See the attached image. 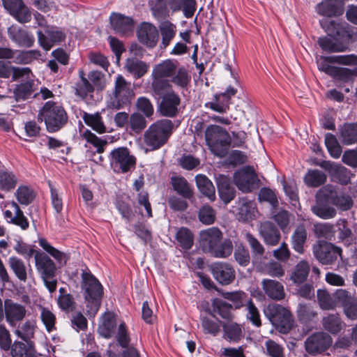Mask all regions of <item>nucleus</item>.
<instances>
[{
	"label": "nucleus",
	"mask_w": 357,
	"mask_h": 357,
	"mask_svg": "<svg viewBox=\"0 0 357 357\" xmlns=\"http://www.w3.org/2000/svg\"><path fill=\"white\" fill-rule=\"evenodd\" d=\"M314 257L322 264L331 265L341 257L342 249L331 243L319 241L312 248Z\"/></svg>",
	"instance_id": "nucleus-11"
},
{
	"label": "nucleus",
	"mask_w": 357,
	"mask_h": 357,
	"mask_svg": "<svg viewBox=\"0 0 357 357\" xmlns=\"http://www.w3.org/2000/svg\"><path fill=\"white\" fill-rule=\"evenodd\" d=\"M335 297L344 307V312H357V297L351 296L344 289L337 290Z\"/></svg>",
	"instance_id": "nucleus-30"
},
{
	"label": "nucleus",
	"mask_w": 357,
	"mask_h": 357,
	"mask_svg": "<svg viewBox=\"0 0 357 357\" xmlns=\"http://www.w3.org/2000/svg\"><path fill=\"white\" fill-rule=\"evenodd\" d=\"M332 63H339L346 66H357V55H336L327 56Z\"/></svg>",
	"instance_id": "nucleus-63"
},
{
	"label": "nucleus",
	"mask_w": 357,
	"mask_h": 357,
	"mask_svg": "<svg viewBox=\"0 0 357 357\" xmlns=\"http://www.w3.org/2000/svg\"><path fill=\"white\" fill-rule=\"evenodd\" d=\"M204 135L207 145L215 155L223 158L227 155L231 139L225 128L210 125L206 128Z\"/></svg>",
	"instance_id": "nucleus-3"
},
{
	"label": "nucleus",
	"mask_w": 357,
	"mask_h": 357,
	"mask_svg": "<svg viewBox=\"0 0 357 357\" xmlns=\"http://www.w3.org/2000/svg\"><path fill=\"white\" fill-rule=\"evenodd\" d=\"M318 44L321 48L328 52H340L347 50L349 45L337 40H333L327 37L319 38Z\"/></svg>",
	"instance_id": "nucleus-41"
},
{
	"label": "nucleus",
	"mask_w": 357,
	"mask_h": 357,
	"mask_svg": "<svg viewBox=\"0 0 357 357\" xmlns=\"http://www.w3.org/2000/svg\"><path fill=\"white\" fill-rule=\"evenodd\" d=\"M17 201L23 205L31 204L34 199L33 190L26 186H20L15 192Z\"/></svg>",
	"instance_id": "nucleus-59"
},
{
	"label": "nucleus",
	"mask_w": 357,
	"mask_h": 357,
	"mask_svg": "<svg viewBox=\"0 0 357 357\" xmlns=\"http://www.w3.org/2000/svg\"><path fill=\"white\" fill-rule=\"evenodd\" d=\"M317 298L322 310H330L333 309L335 302L327 291L319 289L317 291Z\"/></svg>",
	"instance_id": "nucleus-61"
},
{
	"label": "nucleus",
	"mask_w": 357,
	"mask_h": 357,
	"mask_svg": "<svg viewBox=\"0 0 357 357\" xmlns=\"http://www.w3.org/2000/svg\"><path fill=\"white\" fill-rule=\"evenodd\" d=\"M151 87L153 92L158 96H164L165 93L173 91L169 81L159 77H153Z\"/></svg>",
	"instance_id": "nucleus-54"
},
{
	"label": "nucleus",
	"mask_w": 357,
	"mask_h": 357,
	"mask_svg": "<svg viewBox=\"0 0 357 357\" xmlns=\"http://www.w3.org/2000/svg\"><path fill=\"white\" fill-rule=\"evenodd\" d=\"M337 314H329L323 321L325 329L333 334L340 332L344 326L337 317Z\"/></svg>",
	"instance_id": "nucleus-50"
},
{
	"label": "nucleus",
	"mask_w": 357,
	"mask_h": 357,
	"mask_svg": "<svg viewBox=\"0 0 357 357\" xmlns=\"http://www.w3.org/2000/svg\"><path fill=\"white\" fill-rule=\"evenodd\" d=\"M38 119L44 121L49 132H54L66 124L68 115L61 105L54 102L48 101L40 110Z\"/></svg>",
	"instance_id": "nucleus-5"
},
{
	"label": "nucleus",
	"mask_w": 357,
	"mask_h": 357,
	"mask_svg": "<svg viewBox=\"0 0 357 357\" xmlns=\"http://www.w3.org/2000/svg\"><path fill=\"white\" fill-rule=\"evenodd\" d=\"M82 119L84 123L90 126L93 130L97 132L102 134L106 132V127L102 121L100 113L89 114L84 112Z\"/></svg>",
	"instance_id": "nucleus-42"
},
{
	"label": "nucleus",
	"mask_w": 357,
	"mask_h": 357,
	"mask_svg": "<svg viewBox=\"0 0 357 357\" xmlns=\"http://www.w3.org/2000/svg\"><path fill=\"white\" fill-rule=\"evenodd\" d=\"M3 7L20 23L31 20V13L22 0H2Z\"/></svg>",
	"instance_id": "nucleus-17"
},
{
	"label": "nucleus",
	"mask_w": 357,
	"mask_h": 357,
	"mask_svg": "<svg viewBox=\"0 0 357 357\" xmlns=\"http://www.w3.org/2000/svg\"><path fill=\"white\" fill-rule=\"evenodd\" d=\"M258 231L259 236L267 245L275 246L279 243L281 238L280 231L271 221L261 222Z\"/></svg>",
	"instance_id": "nucleus-18"
},
{
	"label": "nucleus",
	"mask_w": 357,
	"mask_h": 357,
	"mask_svg": "<svg viewBox=\"0 0 357 357\" xmlns=\"http://www.w3.org/2000/svg\"><path fill=\"white\" fill-rule=\"evenodd\" d=\"M211 272L214 278L221 284L227 285L235 279L234 268L226 263H215L211 266Z\"/></svg>",
	"instance_id": "nucleus-22"
},
{
	"label": "nucleus",
	"mask_w": 357,
	"mask_h": 357,
	"mask_svg": "<svg viewBox=\"0 0 357 357\" xmlns=\"http://www.w3.org/2000/svg\"><path fill=\"white\" fill-rule=\"evenodd\" d=\"M197 186L200 192L207 197L210 200L215 199V190L213 183L203 174H199L195 177Z\"/></svg>",
	"instance_id": "nucleus-36"
},
{
	"label": "nucleus",
	"mask_w": 357,
	"mask_h": 357,
	"mask_svg": "<svg viewBox=\"0 0 357 357\" xmlns=\"http://www.w3.org/2000/svg\"><path fill=\"white\" fill-rule=\"evenodd\" d=\"M8 33L13 40L19 45L26 47H31L34 43V37L24 29L11 26L8 29Z\"/></svg>",
	"instance_id": "nucleus-31"
},
{
	"label": "nucleus",
	"mask_w": 357,
	"mask_h": 357,
	"mask_svg": "<svg viewBox=\"0 0 357 357\" xmlns=\"http://www.w3.org/2000/svg\"><path fill=\"white\" fill-rule=\"evenodd\" d=\"M176 239L181 246L185 249H190L193 244V236L191 231L185 227L181 228L176 233Z\"/></svg>",
	"instance_id": "nucleus-57"
},
{
	"label": "nucleus",
	"mask_w": 357,
	"mask_h": 357,
	"mask_svg": "<svg viewBox=\"0 0 357 357\" xmlns=\"http://www.w3.org/2000/svg\"><path fill=\"white\" fill-rule=\"evenodd\" d=\"M83 137L87 142L93 144L96 149L98 153H102L105 151V146L107 144V140L98 137L91 130H86L82 134Z\"/></svg>",
	"instance_id": "nucleus-56"
},
{
	"label": "nucleus",
	"mask_w": 357,
	"mask_h": 357,
	"mask_svg": "<svg viewBox=\"0 0 357 357\" xmlns=\"http://www.w3.org/2000/svg\"><path fill=\"white\" fill-rule=\"evenodd\" d=\"M316 10L320 15L328 17L339 16L343 13L342 8L337 6L333 1L328 0L317 4Z\"/></svg>",
	"instance_id": "nucleus-39"
},
{
	"label": "nucleus",
	"mask_w": 357,
	"mask_h": 357,
	"mask_svg": "<svg viewBox=\"0 0 357 357\" xmlns=\"http://www.w3.org/2000/svg\"><path fill=\"white\" fill-rule=\"evenodd\" d=\"M116 327L115 314H102L98 330L100 335L107 339L112 337L115 333Z\"/></svg>",
	"instance_id": "nucleus-29"
},
{
	"label": "nucleus",
	"mask_w": 357,
	"mask_h": 357,
	"mask_svg": "<svg viewBox=\"0 0 357 357\" xmlns=\"http://www.w3.org/2000/svg\"><path fill=\"white\" fill-rule=\"evenodd\" d=\"M320 24L329 36H336L344 40L357 39L355 29L345 22L326 18L321 20Z\"/></svg>",
	"instance_id": "nucleus-10"
},
{
	"label": "nucleus",
	"mask_w": 357,
	"mask_h": 357,
	"mask_svg": "<svg viewBox=\"0 0 357 357\" xmlns=\"http://www.w3.org/2000/svg\"><path fill=\"white\" fill-rule=\"evenodd\" d=\"M133 97L134 91L131 83L126 81L122 75H118L108 105L113 109H120L128 105Z\"/></svg>",
	"instance_id": "nucleus-6"
},
{
	"label": "nucleus",
	"mask_w": 357,
	"mask_h": 357,
	"mask_svg": "<svg viewBox=\"0 0 357 357\" xmlns=\"http://www.w3.org/2000/svg\"><path fill=\"white\" fill-rule=\"evenodd\" d=\"M216 183L220 197L225 204H228L235 197V189L231 185L229 178L219 175L216 178Z\"/></svg>",
	"instance_id": "nucleus-26"
},
{
	"label": "nucleus",
	"mask_w": 357,
	"mask_h": 357,
	"mask_svg": "<svg viewBox=\"0 0 357 357\" xmlns=\"http://www.w3.org/2000/svg\"><path fill=\"white\" fill-rule=\"evenodd\" d=\"M137 38L147 47L153 48L158 41V29L151 23L144 22L137 30Z\"/></svg>",
	"instance_id": "nucleus-20"
},
{
	"label": "nucleus",
	"mask_w": 357,
	"mask_h": 357,
	"mask_svg": "<svg viewBox=\"0 0 357 357\" xmlns=\"http://www.w3.org/2000/svg\"><path fill=\"white\" fill-rule=\"evenodd\" d=\"M171 183L174 190L184 198L190 199L192 197V190L185 178L172 176Z\"/></svg>",
	"instance_id": "nucleus-44"
},
{
	"label": "nucleus",
	"mask_w": 357,
	"mask_h": 357,
	"mask_svg": "<svg viewBox=\"0 0 357 357\" xmlns=\"http://www.w3.org/2000/svg\"><path fill=\"white\" fill-rule=\"evenodd\" d=\"M338 238L342 241L348 242L352 237V231L345 219H340L336 222Z\"/></svg>",
	"instance_id": "nucleus-62"
},
{
	"label": "nucleus",
	"mask_w": 357,
	"mask_h": 357,
	"mask_svg": "<svg viewBox=\"0 0 357 357\" xmlns=\"http://www.w3.org/2000/svg\"><path fill=\"white\" fill-rule=\"evenodd\" d=\"M257 176L252 168H242L234 174V182L237 188L243 192H250L254 188Z\"/></svg>",
	"instance_id": "nucleus-15"
},
{
	"label": "nucleus",
	"mask_w": 357,
	"mask_h": 357,
	"mask_svg": "<svg viewBox=\"0 0 357 357\" xmlns=\"http://www.w3.org/2000/svg\"><path fill=\"white\" fill-rule=\"evenodd\" d=\"M8 265L20 280L23 282L26 280V268L22 260L16 257H10L8 259Z\"/></svg>",
	"instance_id": "nucleus-47"
},
{
	"label": "nucleus",
	"mask_w": 357,
	"mask_h": 357,
	"mask_svg": "<svg viewBox=\"0 0 357 357\" xmlns=\"http://www.w3.org/2000/svg\"><path fill=\"white\" fill-rule=\"evenodd\" d=\"M216 213L208 205H204L199 211L198 217L200 222L204 225H211L214 222Z\"/></svg>",
	"instance_id": "nucleus-58"
},
{
	"label": "nucleus",
	"mask_w": 357,
	"mask_h": 357,
	"mask_svg": "<svg viewBox=\"0 0 357 357\" xmlns=\"http://www.w3.org/2000/svg\"><path fill=\"white\" fill-rule=\"evenodd\" d=\"M307 234L305 227L303 225L297 226L291 237L293 249L296 252L303 254L304 252V244L307 241Z\"/></svg>",
	"instance_id": "nucleus-34"
},
{
	"label": "nucleus",
	"mask_w": 357,
	"mask_h": 357,
	"mask_svg": "<svg viewBox=\"0 0 357 357\" xmlns=\"http://www.w3.org/2000/svg\"><path fill=\"white\" fill-rule=\"evenodd\" d=\"M130 128L135 132H139L146 126L145 117L139 112H134L129 118Z\"/></svg>",
	"instance_id": "nucleus-60"
},
{
	"label": "nucleus",
	"mask_w": 357,
	"mask_h": 357,
	"mask_svg": "<svg viewBox=\"0 0 357 357\" xmlns=\"http://www.w3.org/2000/svg\"><path fill=\"white\" fill-rule=\"evenodd\" d=\"M331 337L325 333H317L310 335L305 342L306 351L313 355L326 351L331 344Z\"/></svg>",
	"instance_id": "nucleus-16"
},
{
	"label": "nucleus",
	"mask_w": 357,
	"mask_h": 357,
	"mask_svg": "<svg viewBox=\"0 0 357 357\" xmlns=\"http://www.w3.org/2000/svg\"><path fill=\"white\" fill-rule=\"evenodd\" d=\"M136 107L147 118L151 117L153 114V105L150 100L146 97L138 98L136 102Z\"/></svg>",
	"instance_id": "nucleus-64"
},
{
	"label": "nucleus",
	"mask_w": 357,
	"mask_h": 357,
	"mask_svg": "<svg viewBox=\"0 0 357 357\" xmlns=\"http://www.w3.org/2000/svg\"><path fill=\"white\" fill-rule=\"evenodd\" d=\"M109 163L113 171L125 174L135 168L137 159L126 147H118L112 150L109 155Z\"/></svg>",
	"instance_id": "nucleus-8"
},
{
	"label": "nucleus",
	"mask_w": 357,
	"mask_h": 357,
	"mask_svg": "<svg viewBox=\"0 0 357 357\" xmlns=\"http://www.w3.org/2000/svg\"><path fill=\"white\" fill-rule=\"evenodd\" d=\"M262 273L269 275L272 277L280 278L284 275V270L281 264L278 261H271L264 266L259 268Z\"/></svg>",
	"instance_id": "nucleus-53"
},
{
	"label": "nucleus",
	"mask_w": 357,
	"mask_h": 357,
	"mask_svg": "<svg viewBox=\"0 0 357 357\" xmlns=\"http://www.w3.org/2000/svg\"><path fill=\"white\" fill-rule=\"evenodd\" d=\"M82 289L86 312H97L100 310L104 289L98 280L90 272L82 273Z\"/></svg>",
	"instance_id": "nucleus-1"
},
{
	"label": "nucleus",
	"mask_w": 357,
	"mask_h": 357,
	"mask_svg": "<svg viewBox=\"0 0 357 357\" xmlns=\"http://www.w3.org/2000/svg\"><path fill=\"white\" fill-rule=\"evenodd\" d=\"M325 144L332 157L338 158L340 156L342 149L335 135L331 133L326 134Z\"/></svg>",
	"instance_id": "nucleus-55"
},
{
	"label": "nucleus",
	"mask_w": 357,
	"mask_h": 357,
	"mask_svg": "<svg viewBox=\"0 0 357 357\" xmlns=\"http://www.w3.org/2000/svg\"><path fill=\"white\" fill-rule=\"evenodd\" d=\"M222 296L231 303L221 298H214L211 303L214 312H226L231 310H238L243 305L246 306L248 312H258L257 308L251 300L244 301L245 294L243 291H225L222 292Z\"/></svg>",
	"instance_id": "nucleus-4"
},
{
	"label": "nucleus",
	"mask_w": 357,
	"mask_h": 357,
	"mask_svg": "<svg viewBox=\"0 0 357 357\" xmlns=\"http://www.w3.org/2000/svg\"><path fill=\"white\" fill-rule=\"evenodd\" d=\"M39 45L45 51L50 50L55 44L64 40L66 34L57 27H47L45 33L37 31Z\"/></svg>",
	"instance_id": "nucleus-14"
},
{
	"label": "nucleus",
	"mask_w": 357,
	"mask_h": 357,
	"mask_svg": "<svg viewBox=\"0 0 357 357\" xmlns=\"http://www.w3.org/2000/svg\"><path fill=\"white\" fill-rule=\"evenodd\" d=\"M326 174L318 169H310L304 177V182L311 188H317L326 181Z\"/></svg>",
	"instance_id": "nucleus-43"
},
{
	"label": "nucleus",
	"mask_w": 357,
	"mask_h": 357,
	"mask_svg": "<svg viewBox=\"0 0 357 357\" xmlns=\"http://www.w3.org/2000/svg\"><path fill=\"white\" fill-rule=\"evenodd\" d=\"M340 139L344 144L357 143V123H347L340 128Z\"/></svg>",
	"instance_id": "nucleus-37"
},
{
	"label": "nucleus",
	"mask_w": 357,
	"mask_h": 357,
	"mask_svg": "<svg viewBox=\"0 0 357 357\" xmlns=\"http://www.w3.org/2000/svg\"><path fill=\"white\" fill-rule=\"evenodd\" d=\"M17 182L16 176L10 171L0 170V188L9 191L15 188Z\"/></svg>",
	"instance_id": "nucleus-49"
},
{
	"label": "nucleus",
	"mask_w": 357,
	"mask_h": 357,
	"mask_svg": "<svg viewBox=\"0 0 357 357\" xmlns=\"http://www.w3.org/2000/svg\"><path fill=\"white\" fill-rule=\"evenodd\" d=\"M334 191L333 186L326 185L317 192L316 204L312 206V211L314 215L324 220L335 217L337 214L336 209L331 206L328 202V198Z\"/></svg>",
	"instance_id": "nucleus-9"
},
{
	"label": "nucleus",
	"mask_w": 357,
	"mask_h": 357,
	"mask_svg": "<svg viewBox=\"0 0 357 357\" xmlns=\"http://www.w3.org/2000/svg\"><path fill=\"white\" fill-rule=\"evenodd\" d=\"M124 68L135 78L138 79L147 73L149 66L145 62L136 58H129L126 59Z\"/></svg>",
	"instance_id": "nucleus-33"
},
{
	"label": "nucleus",
	"mask_w": 357,
	"mask_h": 357,
	"mask_svg": "<svg viewBox=\"0 0 357 357\" xmlns=\"http://www.w3.org/2000/svg\"><path fill=\"white\" fill-rule=\"evenodd\" d=\"M40 56L38 50L21 51L15 50L13 62L17 64H28Z\"/></svg>",
	"instance_id": "nucleus-48"
},
{
	"label": "nucleus",
	"mask_w": 357,
	"mask_h": 357,
	"mask_svg": "<svg viewBox=\"0 0 357 357\" xmlns=\"http://www.w3.org/2000/svg\"><path fill=\"white\" fill-rule=\"evenodd\" d=\"M244 237L251 250L252 264L257 268H261L263 261L266 259L265 248L251 233L246 232Z\"/></svg>",
	"instance_id": "nucleus-19"
},
{
	"label": "nucleus",
	"mask_w": 357,
	"mask_h": 357,
	"mask_svg": "<svg viewBox=\"0 0 357 357\" xmlns=\"http://www.w3.org/2000/svg\"><path fill=\"white\" fill-rule=\"evenodd\" d=\"M38 243L40 246L52 256L60 264H66L68 260V257L66 254L52 247L45 238H40Z\"/></svg>",
	"instance_id": "nucleus-51"
},
{
	"label": "nucleus",
	"mask_w": 357,
	"mask_h": 357,
	"mask_svg": "<svg viewBox=\"0 0 357 357\" xmlns=\"http://www.w3.org/2000/svg\"><path fill=\"white\" fill-rule=\"evenodd\" d=\"M181 102L180 96L174 91H168L161 97L158 111L162 116L175 117L179 113Z\"/></svg>",
	"instance_id": "nucleus-12"
},
{
	"label": "nucleus",
	"mask_w": 357,
	"mask_h": 357,
	"mask_svg": "<svg viewBox=\"0 0 357 357\" xmlns=\"http://www.w3.org/2000/svg\"><path fill=\"white\" fill-rule=\"evenodd\" d=\"M261 287L265 294L272 299L281 300L284 298V287L277 280L264 279L261 281Z\"/></svg>",
	"instance_id": "nucleus-27"
},
{
	"label": "nucleus",
	"mask_w": 357,
	"mask_h": 357,
	"mask_svg": "<svg viewBox=\"0 0 357 357\" xmlns=\"http://www.w3.org/2000/svg\"><path fill=\"white\" fill-rule=\"evenodd\" d=\"M33 86L34 82L33 80H29L17 85L14 91L16 100H24L31 97L34 91Z\"/></svg>",
	"instance_id": "nucleus-52"
},
{
	"label": "nucleus",
	"mask_w": 357,
	"mask_h": 357,
	"mask_svg": "<svg viewBox=\"0 0 357 357\" xmlns=\"http://www.w3.org/2000/svg\"><path fill=\"white\" fill-rule=\"evenodd\" d=\"M267 317L282 333H287L294 324L291 314H266Z\"/></svg>",
	"instance_id": "nucleus-28"
},
{
	"label": "nucleus",
	"mask_w": 357,
	"mask_h": 357,
	"mask_svg": "<svg viewBox=\"0 0 357 357\" xmlns=\"http://www.w3.org/2000/svg\"><path fill=\"white\" fill-rule=\"evenodd\" d=\"M36 270L50 293L55 291L57 281L55 279L56 267L54 262L44 252H36Z\"/></svg>",
	"instance_id": "nucleus-7"
},
{
	"label": "nucleus",
	"mask_w": 357,
	"mask_h": 357,
	"mask_svg": "<svg viewBox=\"0 0 357 357\" xmlns=\"http://www.w3.org/2000/svg\"><path fill=\"white\" fill-rule=\"evenodd\" d=\"M202 241L207 243L211 248H213L220 241L222 232L217 227H211L200 232Z\"/></svg>",
	"instance_id": "nucleus-46"
},
{
	"label": "nucleus",
	"mask_w": 357,
	"mask_h": 357,
	"mask_svg": "<svg viewBox=\"0 0 357 357\" xmlns=\"http://www.w3.org/2000/svg\"><path fill=\"white\" fill-rule=\"evenodd\" d=\"M110 24L116 33L125 36L132 32L134 22L132 18L114 13L110 16Z\"/></svg>",
	"instance_id": "nucleus-23"
},
{
	"label": "nucleus",
	"mask_w": 357,
	"mask_h": 357,
	"mask_svg": "<svg viewBox=\"0 0 357 357\" xmlns=\"http://www.w3.org/2000/svg\"><path fill=\"white\" fill-rule=\"evenodd\" d=\"M224 321L220 320L215 314H206L202 317V328L206 333L218 335Z\"/></svg>",
	"instance_id": "nucleus-32"
},
{
	"label": "nucleus",
	"mask_w": 357,
	"mask_h": 357,
	"mask_svg": "<svg viewBox=\"0 0 357 357\" xmlns=\"http://www.w3.org/2000/svg\"><path fill=\"white\" fill-rule=\"evenodd\" d=\"M26 344L22 342L15 341L11 347V355L13 357H36L32 342H26Z\"/></svg>",
	"instance_id": "nucleus-38"
},
{
	"label": "nucleus",
	"mask_w": 357,
	"mask_h": 357,
	"mask_svg": "<svg viewBox=\"0 0 357 357\" xmlns=\"http://www.w3.org/2000/svg\"><path fill=\"white\" fill-rule=\"evenodd\" d=\"M10 205L13 209L14 214L12 211L6 210L4 211L5 218L7 220L8 222L20 227L22 230H26L29 227V223L26 217L24 215L23 211L14 201L11 202Z\"/></svg>",
	"instance_id": "nucleus-24"
},
{
	"label": "nucleus",
	"mask_w": 357,
	"mask_h": 357,
	"mask_svg": "<svg viewBox=\"0 0 357 357\" xmlns=\"http://www.w3.org/2000/svg\"><path fill=\"white\" fill-rule=\"evenodd\" d=\"M236 92V89L229 86L225 92L215 95L214 100L207 102L206 107L218 113H225L229 108L231 97L234 96Z\"/></svg>",
	"instance_id": "nucleus-21"
},
{
	"label": "nucleus",
	"mask_w": 357,
	"mask_h": 357,
	"mask_svg": "<svg viewBox=\"0 0 357 357\" xmlns=\"http://www.w3.org/2000/svg\"><path fill=\"white\" fill-rule=\"evenodd\" d=\"M218 314L222 319H225L222 324L223 338L229 342H238L244 337L243 326L230 320V314Z\"/></svg>",
	"instance_id": "nucleus-13"
},
{
	"label": "nucleus",
	"mask_w": 357,
	"mask_h": 357,
	"mask_svg": "<svg viewBox=\"0 0 357 357\" xmlns=\"http://www.w3.org/2000/svg\"><path fill=\"white\" fill-rule=\"evenodd\" d=\"M174 130V123L169 119H160L151 125L146 130L144 143L155 150L167 143Z\"/></svg>",
	"instance_id": "nucleus-2"
},
{
	"label": "nucleus",
	"mask_w": 357,
	"mask_h": 357,
	"mask_svg": "<svg viewBox=\"0 0 357 357\" xmlns=\"http://www.w3.org/2000/svg\"><path fill=\"white\" fill-rule=\"evenodd\" d=\"M257 211V209L255 202L243 200L238 208L236 217L240 221L248 222L255 218Z\"/></svg>",
	"instance_id": "nucleus-35"
},
{
	"label": "nucleus",
	"mask_w": 357,
	"mask_h": 357,
	"mask_svg": "<svg viewBox=\"0 0 357 357\" xmlns=\"http://www.w3.org/2000/svg\"><path fill=\"white\" fill-rule=\"evenodd\" d=\"M310 265L307 261L302 260L299 261L294 267L290 278L296 284H301L304 282L310 273Z\"/></svg>",
	"instance_id": "nucleus-40"
},
{
	"label": "nucleus",
	"mask_w": 357,
	"mask_h": 357,
	"mask_svg": "<svg viewBox=\"0 0 357 357\" xmlns=\"http://www.w3.org/2000/svg\"><path fill=\"white\" fill-rule=\"evenodd\" d=\"M176 69V66L171 60H166L158 64L153 68L152 76L162 78L169 77L173 75Z\"/></svg>",
	"instance_id": "nucleus-45"
},
{
	"label": "nucleus",
	"mask_w": 357,
	"mask_h": 357,
	"mask_svg": "<svg viewBox=\"0 0 357 357\" xmlns=\"http://www.w3.org/2000/svg\"><path fill=\"white\" fill-rule=\"evenodd\" d=\"M158 34L161 36L160 47L161 49L167 47L177 33L176 25L169 20H164L158 25Z\"/></svg>",
	"instance_id": "nucleus-25"
}]
</instances>
